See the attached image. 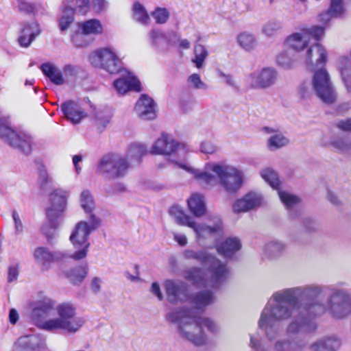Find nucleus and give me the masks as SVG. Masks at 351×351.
Segmentation results:
<instances>
[{"label":"nucleus","mask_w":351,"mask_h":351,"mask_svg":"<svg viewBox=\"0 0 351 351\" xmlns=\"http://www.w3.org/2000/svg\"><path fill=\"white\" fill-rule=\"evenodd\" d=\"M87 34H84L83 31L75 32L71 37L73 43L77 47H84L89 45L88 41L86 40V36Z\"/></svg>","instance_id":"obj_54"},{"label":"nucleus","mask_w":351,"mask_h":351,"mask_svg":"<svg viewBox=\"0 0 351 351\" xmlns=\"http://www.w3.org/2000/svg\"><path fill=\"white\" fill-rule=\"evenodd\" d=\"M344 12L343 0H330L329 9L318 15V21L323 24H327L332 18L341 17Z\"/></svg>","instance_id":"obj_25"},{"label":"nucleus","mask_w":351,"mask_h":351,"mask_svg":"<svg viewBox=\"0 0 351 351\" xmlns=\"http://www.w3.org/2000/svg\"><path fill=\"white\" fill-rule=\"evenodd\" d=\"M250 346L256 351H271L260 343V339L257 335H250Z\"/></svg>","instance_id":"obj_57"},{"label":"nucleus","mask_w":351,"mask_h":351,"mask_svg":"<svg viewBox=\"0 0 351 351\" xmlns=\"http://www.w3.org/2000/svg\"><path fill=\"white\" fill-rule=\"evenodd\" d=\"M148 40L152 47L159 48L162 40L166 39L165 33L158 29H152L148 33Z\"/></svg>","instance_id":"obj_49"},{"label":"nucleus","mask_w":351,"mask_h":351,"mask_svg":"<svg viewBox=\"0 0 351 351\" xmlns=\"http://www.w3.org/2000/svg\"><path fill=\"white\" fill-rule=\"evenodd\" d=\"M276 61L279 66L289 69L292 68L295 62V55L291 51L283 50L277 56Z\"/></svg>","instance_id":"obj_41"},{"label":"nucleus","mask_w":351,"mask_h":351,"mask_svg":"<svg viewBox=\"0 0 351 351\" xmlns=\"http://www.w3.org/2000/svg\"><path fill=\"white\" fill-rule=\"evenodd\" d=\"M242 247L240 239L237 237H228L217 246V252L226 258L232 257Z\"/></svg>","instance_id":"obj_26"},{"label":"nucleus","mask_w":351,"mask_h":351,"mask_svg":"<svg viewBox=\"0 0 351 351\" xmlns=\"http://www.w3.org/2000/svg\"><path fill=\"white\" fill-rule=\"evenodd\" d=\"M311 87L302 84L298 93L304 99H311L314 95L319 101L327 105H332L337 100V93L328 71L324 68L314 71L311 82Z\"/></svg>","instance_id":"obj_6"},{"label":"nucleus","mask_w":351,"mask_h":351,"mask_svg":"<svg viewBox=\"0 0 351 351\" xmlns=\"http://www.w3.org/2000/svg\"><path fill=\"white\" fill-rule=\"evenodd\" d=\"M149 152L156 155L176 154L180 157H184L188 149L184 144L180 143L173 137L163 134L154 143Z\"/></svg>","instance_id":"obj_12"},{"label":"nucleus","mask_w":351,"mask_h":351,"mask_svg":"<svg viewBox=\"0 0 351 351\" xmlns=\"http://www.w3.org/2000/svg\"><path fill=\"white\" fill-rule=\"evenodd\" d=\"M325 33L324 27L315 25L311 28H304L300 29L288 36L284 43L287 48L292 49L295 51H300L306 48L311 42L312 38L319 40Z\"/></svg>","instance_id":"obj_11"},{"label":"nucleus","mask_w":351,"mask_h":351,"mask_svg":"<svg viewBox=\"0 0 351 351\" xmlns=\"http://www.w3.org/2000/svg\"><path fill=\"white\" fill-rule=\"evenodd\" d=\"M190 228L195 233V240L201 244L205 240L210 239L220 233L221 230V223L220 221L210 226L205 223H197L194 220L191 223Z\"/></svg>","instance_id":"obj_18"},{"label":"nucleus","mask_w":351,"mask_h":351,"mask_svg":"<svg viewBox=\"0 0 351 351\" xmlns=\"http://www.w3.org/2000/svg\"><path fill=\"white\" fill-rule=\"evenodd\" d=\"M80 28L87 35L101 34L104 31L103 25L98 19H90L80 24Z\"/></svg>","instance_id":"obj_34"},{"label":"nucleus","mask_w":351,"mask_h":351,"mask_svg":"<svg viewBox=\"0 0 351 351\" xmlns=\"http://www.w3.org/2000/svg\"><path fill=\"white\" fill-rule=\"evenodd\" d=\"M100 226V220L95 215L90 214L88 221L77 222L71 232L69 239L76 251L71 256L75 261L84 258L90 246L88 237Z\"/></svg>","instance_id":"obj_7"},{"label":"nucleus","mask_w":351,"mask_h":351,"mask_svg":"<svg viewBox=\"0 0 351 351\" xmlns=\"http://www.w3.org/2000/svg\"><path fill=\"white\" fill-rule=\"evenodd\" d=\"M304 60L306 65L311 69L319 65L324 64L327 62L326 50L319 43L312 45L307 49Z\"/></svg>","instance_id":"obj_19"},{"label":"nucleus","mask_w":351,"mask_h":351,"mask_svg":"<svg viewBox=\"0 0 351 351\" xmlns=\"http://www.w3.org/2000/svg\"><path fill=\"white\" fill-rule=\"evenodd\" d=\"M134 19L142 25H149L150 18L143 5L138 2H136L132 9Z\"/></svg>","instance_id":"obj_43"},{"label":"nucleus","mask_w":351,"mask_h":351,"mask_svg":"<svg viewBox=\"0 0 351 351\" xmlns=\"http://www.w3.org/2000/svg\"><path fill=\"white\" fill-rule=\"evenodd\" d=\"M189 300L193 306L191 308L200 315V312H203L206 306L215 302V297L212 291H200L190 295Z\"/></svg>","instance_id":"obj_23"},{"label":"nucleus","mask_w":351,"mask_h":351,"mask_svg":"<svg viewBox=\"0 0 351 351\" xmlns=\"http://www.w3.org/2000/svg\"><path fill=\"white\" fill-rule=\"evenodd\" d=\"M32 256L34 262L40 267L42 272L49 271L51 264L54 261H61L66 257L64 252H51L49 248L43 246L36 247L33 251Z\"/></svg>","instance_id":"obj_15"},{"label":"nucleus","mask_w":351,"mask_h":351,"mask_svg":"<svg viewBox=\"0 0 351 351\" xmlns=\"http://www.w3.org/2000/svg\"><path fill=\"white\" fill-rule=\"evenodd\" d=\"M115 154L104 156L98 162L97 171L98 173L112 177V165Z\"/></svg>","instance_id":"obj_35"},{"label":"nucleus","mask_w":351,"mask_h":351,"mask_svg":"<svg viewBox=\"0 0 351 351\" xmlns=\"http://www.w3.org/2000/svg\"><path fill=\"white\" fill-rule=\"evenodd\" d=\"M282 27V23L277 19H271L265 23L262 27V33L270 37L276 34Z\"/></svg>","instance_id":"obj_45"},{"label":"nucleus","mask_w":351,"mask_h":351,"mask_svg":"<svg viewBox=\"0 0 351 351\" xmlns=\"http://www.w3.org/2000/svg\"><path fill=\"white\" fill-rule=\"evenodd\" d=\"M167 299L171 304L183 302L189 300L188 285L183 281L167 280L164 283Z\"/></svg>","instance_id":"obj_16"},{"label":"nucleus","mask_w":351,"mask_h":351,"mask_svg":"<svg viewBox=\"0 0 351 351\" xmlns=\"http://www.w3.org/2000/svg\"><path fill=\"white\" fill-rule=\"evenodd\" d=\"M276 79V71L271 67H265L250 73L246 77V82L252 89H265L274 84Z\"/></svg>","instance_id":"obj_14"},{"label":"nucleus","mask_w":351,"mask_h":351,"mask_svg":"<svg viewBox=\"0 0 351 351\" xmlns=\"http://www.w3.org/2000/svg\"><path fill=\"white\" fill-rule=\"evenodd\" d=\"M183 257L187 260L193 259L208 267L210 274L209 278L205 277L199 268H191L184 272V278L198 287H218L228 278L229 269L226 264L206 250L186 249L183 252Z\"/></svg>","instance_id":"obj_5"},{"label":"nucleus","mask_w":351,"mask_h":351,"mask_svg":"<svg viewBox=\"0 0 351 351\" xmlns=\"http://www.w3.org/2000/svg\"><path fill=\"white\" fill-rule=\"evenodd\" d=\"M18 7L21 11L27 13L32 12L35 9L34 5L26 0H18Z\"/></svg>","instance_id":"obj_58"},{"label":"nucleus","mask_w":351,"mask_h":351,"mask_svg":"<svg viewBox=\"0 0 351 351\" xmlns=\"http://www.w3.org/2000/svg\"><path fill=\"white\" fill-rule=\"evenodd\" d=\"M0 136L11 146L25 154L31 152V137L26 134H18L8 123H0Z\"/></svg>","instance_id":"obj_13"},{"label":"nucleus","mask_w":351,"mask_h":351,"mask_svg":"<svg viewBox=\"0 0 351 351\" xmlns=\"http://www.w3.org/2000/svg\"><path fill=\"white\" fill-rule=\"evenodd\" d=\"M12 217L14 221L15 234L19 235L23 232L25 226L23 223L21 215L16 210H13Z\"/></svg>","instance_id":"obj_53"},{"label":"nucleus","mask_w":351,"mask_h":351,"mask_svg":"<svg viewBox=\"0 0 351 351\" xmlns=\"http://www.w3.org/2000/svg\"><path fill=\"white\" fill-rule=\"evenodd\" d=\"M80 204L86 213H91L95 208V202L90 192L83 191L80 194Z\"/></svg>","instance_id":"obj_48"},{"label":"nucleus","mask_w":351,"mask_h":351,"mask_svg":"<svg viewBox=\"0 0 351 351\" xmlns=\"http://www.w3.org/2000/svg\"><path fill=\"white\" fill-rule=\"evenodd\" d=\"M93 6L96 12H100L107 8L108 2L106 0H93Z\"/></svg>","instance_id":"obj_62"},{"label":"nucleus","mask_w":351,"mask_h":351,"mask_svg":"<svg viewBox=\"0 0 351 351\" xmlns=\"http://www.w3.org/2000/svg\"><path fill=\"white\" fill-rule=\"evenodd\" d=\"M304 341L297 337L288 335L278 339L274 345V351H302L305 347Z\"/></svg>","instance_id":"obj_24"},{"label":"nucleus","mask_w":351,"mask_h":351,"mask_svg":"<svg viewBox=\"0 0 351 351\" xmlns=\"http://www.w3.org/2000/svg\"><path fill=\"white\" fill-rule=\"evenodd\" d=\"M146 154L145 147L140 143L132 144L128 149L127 157L130 163H139L142 157Z\"/></svg>","instance_id":"obj_38"},{"label":"nucleus","mask_w":351,"mask_h":351,"mask_svg":"<svg viewBox=\"0 0 351 351\" xmlns=\"http://www.w3.org/2000/svg\"><path fill=\"white\" fill-rule=\"evenodd\" d=\"M337 126L339 129L346 131L350 132L351 131V118L343 119L339 121Z\"/></svg>","instance_id":"obj_63"},{"label":"nucleus","mask_w":351,"mask_h":351,"mask_svg":"<svg viewBox=\"0 0 351 351\" xmlns=\"http://www.w3.org/2000/svg\"><path fill=\"white\" fill-rule=\"evenodd\" d=\"M263 202L264 198L261 193L251 191L233 203L232 210L237 214L246 213L259 207Z\"/></svg>","instance_id":"obj_17"},{"label":"nucleus","mask_w":351,"mask_h":351,"mask_svg":"<svg viewBox=\"0 0 351 351\" xmlns=\"http://www.w3.org/2000/svg\"><path fill=\"white\" fill-rule=\"evenodd\" d=\"M61 108L65 117L74 124L79 123L85 117V114L80 106L72 101L63 103Z\"/></svg>","instance_id":"obj_27"},{"label":"nucleus","mask_w":351,"mask_h":351,"mask_svg":"<svg viewBox=\"0 0 351 351\" xmlns=\"http://www.w3.org/2000/svg\"><path fill=\"white\" fill-rule=\"evenodd\" d=\"M219 77L221 79L222 82H224L226 85L231 87H236L237 84L233 77L229 74H226L223 72L219 73Z\"/></svg>","instance_id":"obj_60"},{"label":"nucleus","mask_w":351,"mask_h":351,"mask_svg":"<svg viewBox=\"0 0 351 351\" xmlns=\"http://www.w3.org/2000/svg\"><path fill=\"white\" fill-rule=\"evenodd\" d=\"M39 184L43 191H48L52 187V180L49 178L45 170H40L39 173Z\"/></svg>","instance_id":"obj_55"},{"label":"nucleus","mask_w":351,"mask_h":351,"mask_svg":"<svg viewBox=\"0 0 351 351\" xmlns=\"http://www.w3.org/2000/svg\"><path fill=\"white\" fill-rule=\"evenodd\" d=\"M306 300V297H298V302L297 303L287 300H284L280 302L282 304L288 306L291 313L293 312V308H296L299 311V315L294 317L287 327V333L288 335L298 337V335H307L314 332L317 329L316 323L307 317L306 315L313 317H316L317 315H311L300 308V305ZM291 315H292V314ZM291 317V316L289 317Z\"/></svg>","instance_id":"obj_9"},{"label":"nucleus","mask_w":351,"mask_h":351,"mask_svg":"<svg viewBox=\"0 0 351 351\" xmlns=\"http://www.w3.org/2000/svg\"><path fill=\"white\" fill-rule=\"evenodd\" d=\"M208 56V51L206 47L201 44L196 45L194 47V58L192 59V62L197 69H201Z\"/></svg>","instance_id":"obj_42"},{"label":"nucleus","mask_w":351,"mask_h":351,"mask_svg":"<svg viewBox=\"0 0 351 351\" xmlns=\"http://www.w3.org/2000/svg\"><path fill=\"white\" fill-rule=\"evenodd\" d=\"M130 167V164L125 156L115 154L111 178H117L125 176Z\"/></svg>","instance_id":"obj_32"},{"label":"nucleus","mask_w":351,"mask_h":351,"mask_svg":"<svg viewBox=\"0 0 351 351\" xmlns=\"http://www.w3.org/2000/svg\"><path fill=\"white\" fill-rule=\"evenodd\" d=\"M30 317L40 329L56 332L62 330L75 334L83 326L84 319L76 317V308L70 302L56 304L51 298L43 295L30 303Z\"/></svg>","instance_id":"obj_2"},{"label":"nucleus","mask_w":351,"mask_h":351,"mask_svg":"<svg viewBox=\"0 0 351 351\" xmlns=\"http://www.w3.org/2000/svg\"><path fill=\"white\" fill-rule=\"evenodd\" d=\"M187 84L190 88L193 89H202L206 90L208 86L204 83L199 74L193 73L190 75L187 78Z\"/></svg>","instance_id":"obj_51"},{"label":"nucleus","mask_w":351,"mask_h":351,"mask_svg":"<svg viewBox=\"0 0 351 351\" xmlns=\"http://www.w3.org/2000/svg\"><path fill=\"white\" fill-rule=\"evenodd\" d=\"M165 319L176 325L177 333L182 339L198 346L204 345L207 341L204 327L211 332L219 330L214 320L202 316L189 307L174 308L166 314Z\"/></svg>","instance_id":"obj_3"},{"label":"nucleus","mask_w":351,"mask_h":351,"mask_svg":"<svg viewBox=\"0 0 351 351\" xmlns=\"http://www.w3.org/2000/svg\"><path fill=\"white\" fill-rule=\"evenodd\" d=\"M69 196V193L62 189L54 190L50 195L51 206L47 209L48 221L42 228L43 232L49 239L53 237L50 229L56 230L61 224V218L66 209Z\"/></svg>","instance_id":"obj_8"},{"label":"nucleus","mask_w":351,"mask_h":351,"mask_svg":"<svg viewBox=\"0 0 351 351\" xmlns=\"http://www.w3.org/2000/svg\"><path fill=\"white\" fill-rule=\"evenodd\" d=\"M180 167L191 173L201 184L213 186L218 184L229 194H235L242 187L245 182V175L242 170L225 162H208L204 170L195 169L186 165Z\"/></svg>","instance_id":"obj_4"},{"label":"nucleus","mask_w":351,"mask_h":351,"mask_svg":"<svg viewBox=\"0 0 351 351\" xmlns=\"http://www.w3.org/2000/svg\"><path fill=\"white\" fill-rule=\"evenodd\" d=\"M262 178L273 189H278L280 180L278 174L273 169L267 168L261 171Z\"/></svg>","instance_id":"obj_44"},{"label":"nucleus","mask_w":351,"mask_h":351,"mask_svg":"<svg viewBox=\"0 0 351 351\" xmlns=\"http://www.w3.org/2000/svg\"><path fill=\"white\" fill-rule=\"evenodd\" d=\"M169 213L172 215L178 225L190 228L194 219L189 215H186L179 206H173L169 209Z\"/></svg>","instance_id":"obj_36"},{"label":"nucleus","mask_w":351,"mask_h":351,"mask_svg":"<svg viewBox=\"0 0 351 351\" xmlns=\"http://www.w3.org/2000/svg\"><path fill=\"white\" fill-rule=\"evenodd\" d=\"M339 71L346 91L351 93V61L347 57H342L339 61Z\"/></svg>","instance_id":"obj_31"},{"label":"nucleus","mask_w":351,"mask_h":351,"mask_svg":"<svg viewBox=\"0 0 351 351\" xmlns=\"http://www.w3.org/2000/svg\"><path fill=\"white\" fill-rule=\"evenodd\" d=\"M40 33V25L36 21L23 23L21 24L19 42L22 47H27Z\"/></svg>","instance_id":"obj_20"},{"label":"nucleus","mask_w":351,"mask_h":351,"mask_svg":"<svg viewBox=\"0 0 351 351\" xmlns=\"http://www.w3.org/2000/svg\"><path fill=\"white\" fill-rule=\"evenodd\" d=\"M88 274V266L86 264L76 267L70 269L66 274V277L74 284L81 283Z\"/></svg>","instance_id":"obj_37"},{"label":"nucleus","mask_w":351,"mask_h":351,"mask_svg":"<svg viewBox=\"0 0 351 351\" xmlns=\"http://www.w3.org/2000/svg\"><path fill=\"white\" fill-rule=\"evenodd\" d=\"M137 115L144 120H152L156 118L155 104L152 98L142 95L135 106Z\"/></svg>","instance_id":"obj_21"},{"label":"nucleus","mask_w":351,"mask_h":351,"mask_svg":"<svg viewBox=\"0 0 351 351\" xmlns=\"http://www.w3.org/2000/svg\"><path fill=\"white\" fill-rule=\"evenodd\" d=\"M74 10L71 8L66 7L63 10V14L59 20V27L61 31L64 32L70 27L73 21Z\"/></svg>","instance_id":"obj_46"},{"label":"nucleus","mask_w":351,"mask_h":351,"mask_svg":"<svg viewBox=\"0 0 351 351\" xmlns=\"http://www.w3.org/2000/svg\"><path fill=\"white\" fill-rule=\"evenodd\" d=\"M202 153L212 154L217 151V147L210 141H204L200 145Z\"/></svg>","instance_id":"obj_59"},{"label":"nucleus","mask_w":351,"mask_h":351,"mask_svg":"<svg viewBox=\"0 0 351 351\" xmlns=\"http://www.w3.org/2000/svg\"><path fill=\"white\" fill-rule=\"evenodd\" d=\"M188 206L191 213L196 217H201L205 215L206 208L204 197L199 193H193L187 200Z\"/></svg>","instance_id":"obj_29"},{"label":"nucleus","mask_w":351,"mask_h":351,"mask_svg":"<svg viewBox=\"0 0 351 351\" xmlns=\"http://www.w3.org/2000/svg\"><path fill=\"white\" fill-rule=\"evenodd\" d=\"M239 46L245 51H251L257 46V40L254 35L248 32H243L237 36Z\"/></svg>","instance_id":"obj_33"},{"label":"nucleus","mask_w":351,"mask_h":351,"mask_svg":"<svg viewBox=\"0 0 351 351\" xmlns=\"http://www.w3.org/2000/svg\"><path fill=\"white\" fill-rule=\"evenodd\" d=\"M289 140L282 133H275L269 137L267 141L271 149H276L288 145Z\"/></svg>","instance_id":"obj_47"},{"label":"nucleus","mask_w":351,"mask_h":351,"mask_svg":"<svg viewBox=\"0 0 351 351\" xmlns=\"http://www.w3.org/2000/svg\"><path fill=\"white\" fill-rule=\"evenodd\" d=\"M43 74L54 84L60 86L65 83L66 80L62 71L53 63L45 62L40 66Z\"/></svg>","instance_id":"obj_28"},{"label":"nucleus","mask_w":351,"mask_h":351,"mask_svg":"<svg viewBox=\"0 0 351 351\" xmlns=\"http://www.w3.org/2000/svg\"><path fill=\"white\" fill-rule=\"evenodd\" d=\"M114 88L120 95H124L130 90H141V82L131 73L117 79L113 83Z\"/></svg>","instance_id":"obj_22"},{"label":"nucleus","mask_w":351,"mask_h":351,"mask_svg":"<svg viewBox=\"0 0 351 351\" xmlns=\"http://www.w3.org/2000/svg\"><path fill=\"white\" fill-rule=\"evenodd\" d=\"M19 275L18 265H12L8 269V281L10 282L16 280Z\"/></svg>","instance_id":"obj_64"},{"label":"nucleus","mask_w":351,"mask_h":351,"mask_svg":"<svg viewBox=\"0 0 351 351\" xmlns=\"http://www.w3.org/2000/svg\"><path fill=\"white\" fill-rule=\"evenodd\" d=\"M90 64L95 68L102 69L114 74L121 69V60L117 51L110 47L97 49L92 51L88 56Z\"/></svg>","instance_id":"obj_10"},{"label":"nucleus","mask_w":351,"mask_h":351,"mask_svg":"<svg viewBox=\"0 0 351 351\" xmlns=\"http://www.w3.org/2000/svg\"><path fill=\"white\" fill-rule=\"evenodd\" d=\"M151 15L157 24H165L170 17L169 11L165 8L157 7L152 12Z\"/></svg>","instance_id":"obj_50"},{"label":"nucleus","mask_w":351,"mask_h":351,"mask_svg":"<svg viewBox=\"0 0 351 351\" xmlns=\"http://www.w3.org/2000/svg\"><path fill=\"white\" fill-rule=\"evenodd\" d=\"M19 343L24 348H29L32 350H38L43 346L42 339L37 335L21 337L19 339Z\"/></svg>","instance_id":"obj_40"},{"label":"nucleus","mask_w":351,"mask_h":351,"mask_svg":"<svg viewBox=\"0 0 351 351\" xmlns=\"http://www.w3.org/2000/svg\"><path fill=\"white\" fill-rule=\"evenodd\" d=\"M341 346L339 339L335 337L324 338L311 345L313 351H337Z\"/></svg>","instance_id":"obj_30"},{"label":"nucleus","mask_w":351,"mask_h":351,"mask_svg":"<svg viewBox=\"0 0 351 351\" xmlns=\"http://www.w3.org/2000/svg\"><path fill=\"white\" fill-rule=\"evenodd\" d=\"M326 302L319 298L324 287L317 284H309L287 288L274 292L261 312L258 322V328L265 330L269 341L274 339L276 332L274 326L276 322L285 320L291 315L290 308L282 304L284 300L298 302V297L306 298L300 308L313 315H322L327 311L335 318L343 319L351 313V293L344 288L329 287Z\"/></svg>","instance_id":"obj_1"},{"label":"nucleus","mask_w":351,"mask_h":351,"mask_svg":"<svg viewBox=\"0 0 351 351\" xmlns=\"http://www.w3.org/2000/svg\"><path fill=\"white\" fill-rule=\"evenodd\" d=\"M285 248V245L280 241H272L265 245V252L269 256H274L282 252Z\"/></svg>","instance_id":"obj_52"},{"label":"nucleus","mask_w":351,"mask_h":351,"mask_svg":"<svg viewBox=\"0 0 351 351\" xmlns=\"http://www.w3.org/2000/svg\"><path fill=\"white\" fill-rule=\"evenodd\" d=\"M76 7L82 14L86 13L89 10V0H75Z\"/></svg>","instance_id":"obj_61"},{"label":"nucleus","mask_w":351,"mask_h":351,"mask_svg":"<svg viewBox=\"0 0 351 351\" xmlns=\"http://www.w3.org/2000/svg\"><path fill=\"white\" fill-rule=\"evenodd\" d=\"M279 197L285 205L286 208L289 210H297L300 203V199L287 191H278Z\"/></svg>","instance_id":"obj_39"},{"label":"nucleus","mask_w":351,"mask_h":351,"mask_svg":"<svg viewBox=\"0 0 351 351\" xmlns=\"http://www.w3.org/2000/svg\"><path fill=\"white\" fill-rule=\"evenodd\" d=\"M332 145L339 151H346L351 147V143L346 138H337L331 143Z\"/></svg>","instance_id":"obj_56"}]
</instances>
